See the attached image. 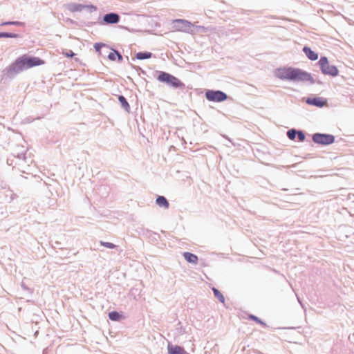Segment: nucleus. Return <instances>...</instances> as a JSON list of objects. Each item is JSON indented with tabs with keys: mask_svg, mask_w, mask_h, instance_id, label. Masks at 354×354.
<instances>
[{
	"mask_svg": "<svg viewBox=\"0 0 354 354\" xmlns=\"http://www.w3.org/2000/svg\"><path fill=\"white\" fill-rule=\"evenodd\" d=\"M275 76L281 80H288L295 82H309L314 84L315 80L310 73L298 68H281L274 71Z\"/></svg>",
	"mask_w": 354,
	"mask_h": 354,
	"instance_id": "obj_1",
	"label": "nucleus"
},
{
	"mask_svg": "<svg viewBox=\"0 0 354 354\" xmlns=\"http://www.w3.org/2000/svg\"><path fill=\"white\" fill-rule=\"evenodd\" d=\"M44 62L38 57L22 55L17 58L10 66L8 71L10 74H17L23 70L44 64Z\"/></svg>",
	"mask_w": 354,
	"mask_h": 354,
	"instance_id": "obj_2",
	"label": "nucleus"
},
{
	"mask_svg": "<svg viewBox=\"0 0 354 354\" xmlns=\"http://www.w3.org/2000/svg\"><path fill=\"white\" fill-rule=\"evenodd\" d=\"M172 30L174 32H183L189 33L192 32L194 25L185 19H174L172 21Z\"/></svg>",
	"mask_w": 354,
	"mask_h": 354,
	"instance_id": "obj_3",
	"label": "nucleus"
},
{
	"mask_svg": "<svg viewBox=\"0 0 354 354\" xmlns=\"http://www.w3.org/2000/svg\"><path fill=\"white\" fill-rule=\"evenodd\" d=\"M322 72L324 74L332 76L338 75V69L336 66L330 65L328 59L326 57H322L319 61Z\"/></svg>",
	"mask_w": 354,
	"mask_h": 354,
	"instance_id": "obj_4",
	"label": "nucleus"
},
{
	"mask_svg": "<svg viewBox=\"0 0 354 354\" xmlns=\"http://www.w3.org/2000/svg\"><path fill=\"white\" fill-rule=\"evenodd\" d=\"M158 80L160 82H166L175 88L183 86V84L177 77L165 72L160 73Z\"/></svg>",
	"mask_w": 354,
	"mask_h": 354,
	"instance_id": "obj_5",
	"label": "nucleus"
},
{
	"mask_svg": "<svg viewBox=\"0 0 354 354\" xmlns=\"http://www.w3.org/2000/svg\"><path fill=\"white\" fill-rule=\"evenodd\" d=\"M205 97L209 101L223 102L227 98V95L221 91H207L205 93Z\"/></svg>",
	"mask_w": 354,
	"mask_h": 354,
	"instance_id": "obj_6",
	"label": "nucleus"
},
{
	"mask_svg": "<svg viewBox=\"0 0 354 354\" xmlns=\"http://www.w3.org/2000/svg\"><path fill=\"white\" fill-rule=\"evenodd\" d=\"M313 140L316 143L329 145L334 142V136L328 134L315 133L313 136Z\"/></svg>",
	"mask_w": 354,
	"mask_h": 354,
	"instance_id": "obj_7",
	"label": "nucleus"
},
{
	"mask_svg": "<svg viewBox=\"0 0 354 354\" xmlns=\"http://www.w3.org/2000/svg\"><path fill=\"white\" fill-rule=\"evenodd\" d=\"M306 103L317 107H323L326 105L327 100L320 97H308L306 100Z\"/></svg>",
	"mask_w": 354,
	"mask_h": 354,
	"instance_id": "obj_8",
	"label": "nucleus"
},
{
	"mask_svg": "<svg viewBox=\"0 0 354 354\" xmlns=\"http://www.w3.org/2000/svg\"><path fill=\"white\" fill-rule=\"evenodd\" d=\"M167 351L169 354H185L186 352L185 349L177 345H172L171 344H169L167 346Z\"/></svg>",
	"mask_w": 354,
	"mask_h": 354,
	"instance_id": "obj_9",
	"label": "nucleus"
},
{
	"mask_svg": "<svg viewBox=\"0 0 354 354\" xmlns=\"http://www.w3.org/2000/svg\"><path fill=\"white\" fill-rule=\"evenodd\" d=\"M119 19V15L115 13L106 14L104 16V21L106 24H116Z\"/></svg>",
	"mask_w": 354,
	"mask_h": 354,
	"instance_id": "obj_10",
	"label": "nucleus"
},
{
	"mask_svg": "<svg viewBox=\"0 0 354 354\" xmlns=\"http://www.w3.org/2000/svg\"><path fill=\"white\" fill-rule=\"evenodd\" d=\"M304 52L310 60H317L318 59V55L313 51L309 47L305 46L304 48Z\"/></svg>",
	"mask_w": 354,
	"mask_h": 354,
	"instance_id": "obj_11",
	"label": "nucleus"
},
{
	"mask_svg": "<svg viewBox=\"0 0 354 354\" xmlns=\"http://www.w3.org/2000/svg\"><path fill=\"white\" fill-rule=\"evenodd\" d=\"M183 257L189 263H196L198 261V257L190 252H184Z\"/></svg>",
	"mask_w": 354,
	"mask_h": 354,
	"instance_id": "obj_12",
	"label": "nucleus"
},
{
	"mask_svg": "<svg viewBox=\"0 0 354 354\" xmlns=\"http://www.w3.org/2000/svg\"><path fill=\"white\" fill-rule=\"evenodd\" d=\"M156 204L160 207H163L166 209H167L169 207V203H168L167 200L164 196H159L156 198Z\"/></svg>",
	"mask_w": 354,
	"mask_h": 354,
	"instance_id": "obj_13",
	"label": "nucleus"
},
{
	"mask_svg": "<svg viewBox=\"0 0 354 354\" xmlns=\"http://www.w3.org/2000/svg\"><path fill=\"white\" fill-rule=\"evenodd\" d=\"M108 57L111 61H115L118 58V61L122 60V55L116 50H112L108 55Z\"/></svg>",
	"mask_w": 354,
	"mask_h": 354,
	"instance_id": "obj_14",
	"label": "nucleus"
},
{
	"mask_svg": "<svg viewBox=\"0 0 354 354\" xmlns=\"http://www.w3.org/2000/svg\"><path fill=\"white\" fill-rule=\"evenodd\" d=\"M152 56V53L149 52H140L136 53V57L138 59H149Z\"/></svg>",
	"mask_w": 354,
	"mask_h": 354,
	"instance_id": "obj_15",
	"label": "nucleus"
},
{
	"mask_svg": "<svg viewBox=\"0 0 354 354\" xmlns=\"http://www.w3.org/2000/svg\"><path fill=\"white\" fill-rule=\"evenodd\" d=\"M212 290L214 292V296L218 299V300L221 302V303H224L225 302V297H223V295L219 292L218 290H217L216 288H212Z\"/></svg>",
	"mask_w": 354,
	"mask_h": 354,
	"instance_id": "obj_16",
	"label": "nucleus"
},
{
	"mask_svg": "<svg viewBox=\"0 0 354 354\" xmlns=\"http://www.w3.org/2000/svg\"><path fill=\"white\" fill-rule=\"evenodd\" d=\"M118 100L121 103L122 107H124L125 109H129V103L127 102V101L126 100V99H125V97L124 96L120 95L118 97Z\"/></svg>",
	"mask_w": 354,
	"mask_h": 354,
	"instance_id": "obj_17",
	"label": "nucleus"
},
{
	"mask_svg": "<svg viewBox=\"0 0 354 354\" xmlns=\"http://www.w3.org/2000/svg\"><path fill=\"white\" fill-rule=\"evenodd\" d=\"M109 317L113 321H118L120 319V315L118 312L113 311L109 313Z\"/></svg>",
	"mask_w": 354,
	"mask_h": 354,
	"instance_id": "obj_18",
	"label": "nucleus"
},
{
	"mask_svg": "<svg viewBox=\"0 0 354 354\" xmlns=\"http://www.w3.org/2000/svg\"><path fill=\"white\" fill-rule=\"evenodd\" d=\"M0 37L17 38L18 35L15 34V33L2 32V33H0Z\"/></svg>",
	"mask_w": 354,
	"mask_h": 354,
	"instance_id": "obj_19",
	"label": "nucleus"
},
{
	"mask_svg": "<svg viewBox=\"0 0 354 354\" xmlns=\"http://www.w3.org/2000/svg\"><path fill=\"white\" fill-rule=\"evenodd\" d=\"M296 135H297V131L295 129L289 130L287 132V136H288V138L292 140L295 139Z\"/></svg>",
	"mask_w": 354,
	"mask_h": 354,
	"instance_id": "obj_20",
	"label": "nucleus"
},
{
	"mask_svg": "<svg viewBox=\"0 0 354 354\" xmlns=\"http://www.w3.org/2000/svg\"><path fill=\"white\" fill-rule=\"evenodd\" d=\"M101 245L108 248H115L116 246L112 243L101 241Z\"/></svg>",
	"mask_w": 354,
	"mask_h": 354,
	"instance_id": "obj_21",
	"label": "nucleus"
},
{
	"mask_svg": "<svg viewBox=\"0 0 354 354\" xmlns=\"http://www.w3.org/2000/svg\"><path fill=\"white\" fill-rule=\"evenodd\" d=\"M62 54L67 57H72L75 55L71 50H68L62 52Z\"/></svg>",
	"mask_w": 354,
	"mask_h": 354,
	"instance_id": "obj_22",
	"label": "nucleus"
},
{
	"mask_svg": "<svg viewBox=\"0 0 354 354\" xmlns=\"http://www.w3.org/2000/svg\"><path fill=\"white\" fill-rule=\"evenodd\" d=\"M297 134L299 141L303 142L305 140V135L302 131H298Z\"/></svg>",
	"mask_w": 354,
	"mask_h": 354,
	"instance_id": "obj_23",
	"label": "nucleus"
},
{
	"mask_svg": "<svg viewBox=\"0 0 354 354\" xmlns=\"http://www.w3.org/2000/svg\"><path fill=\"white\" fill-rule=\"evenodd\" d=\"M103 46H104V44H99V43H96V44H95V45H94V48H95V50H96V51H97V52H99V53L100 52V48H101L102 47H103Z\"/></svg>",
	"mask_w": 354,
	"mask_h": 354,
	"instance_id": "obj_24",
	"label": "nucleus"
},
{
	"mask_svg": "<svg viewBox=\"0 0 354 354\" xmlns=\"http://www.w3.org/2000/svg\"><path fill=\"white\" fill-rule=\"evenodd\" d=\"M249 318L255 321L257 323L263 324V322L257 317H256L254 315H249Z\"/></svg>",
	"mask_w": 354,
	"mask_h": 354,
	"instance_id": "obj_25",
	"label": "nucleus"
},
{
	"mask_svg": "<svg viewBox=\"0 0 354 354\" xmlns=\"http://www.w3.org/2000/svg\"><path fill=\"white\" fill-rule=\"evenodd\" d=\"M10 24L20 26V25H22V23L19 22V21H11V22H5V23L2 24V25H10Z\"/></svg>",
	"mask_w": 354,
	"mask_h": 354,
	"instance_id": "obj_26",
	"label": "nucleus"
}]
</instances>
